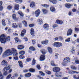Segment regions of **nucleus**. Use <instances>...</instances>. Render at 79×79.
I'll use <instances>...</instances> for the list:
<instances>
[{
    "label": "nucleus",
    "instance_id": "nucleus-1",
    "mask_svg": "<svg viewBox=\"0 0 79 79\" xmlns=\"http://www.w3.org/2000/svg\"><path fill=\"white\" fill-rule=\"evenodd\" d=\"M13 54L14 56H16L18 55V52L17 50L15 48H12L11 50L8 49L3 54L2 56L3 58L8 56L9 55H12Z\"/></svg>",
    "mask_w": 79,
    "mask_h": 79
},
{
    "label": "nucleus",
    "instance_id": "nucleus-2",
    "mask_svg": "<svg viewBox=\"0 0 79 79\" xmlns=\"http://www.w3.org/2000/svg\"><path fill=\"white\" fill-rule=\"evenodd\" d=\"M54 72H56L55 75L56 77H61V73L59 72L60 71V69L58 67H55L53 69Z\"/></svg>",
    "mask_w": 79,
    "mask_h": 79
},
{
    "label": "nucleus",
    "instance_id": "nucleus-3",
    "mask_svg": "<svg viewBox=\"0 0 79 79\" xmlns=\"http://www.w3.org/2000/svg\"><path fill=\"white\" fill-rule=\"evenodd\" d=\"M71 60H70V58L69 57H65L64 58L63 60V62L62 63V64L63 66H66L67 65V63H69Z\"/></svg>",
    "mask_w": 79,
    "mask_h": 79
},
{
    "label": "nucleus",
    "instance_id": "nucleus-4",
    "mask_svg": "<svg viewBox=\"0 0 79 79\" xmlns=\"http://www.w3.org/2000/svg\"><path fill=\"white\" fill-rule=\"evenodd\" d=\"M0 41L1 44H4L6 41V39H5V36L4 34L0 36Z\"/></svg>",
    "mask_w": 79,
    "mask_h": 79
},
{
    "label": "nucleus",
    "instance_id": "nucleus-5",
    "mask_svg": "<svg viewBox=\"0 0 79 79\" xmlns=\"http://www.w3.org/2000/svg\"><path fill=\"white\" fill-rule=\"evenodd\" d=\"M10 69V66H9L8 67H5L3 70V71H5L3 73V75L4 76H6V75H8V73H7V71H7V70H9V69Z\"/></svg>",
    "mask_w": 79,
    "mask_h": 79
},
{
    "label": "nucleus",
    "instance_id": "nucleus-6",
    "mask_svg": "<svg viewBox=\"0 0 79 79\" xmlns=\"http://www.w3.org/2000/svg\"><path fill=\"white\" fill-rule=\"evenodd\" d=\"M69 74H79V72L74 71L70 70L68 72Z\"/></svg>",
    "mask_w": 79,
    "mask_h": 79
},
{
    "label": "nucleus",
    "instance_id": "nucleus-7",
    "mask_svg": "<svg viewBox=\"0 0 79 79\" xmlns=\"http://www.w3.org/2000/svg\"><path fill=\"white\" fill-rule=\"evenodd\" d=\"M35 13L36 17H38L40 13V11L39 9H38L35 11Z\"/></svg>",
    "mask_w": 79,
    "mask_h": 79
},
{
    "label": "nucleus",
    "instance_id": "nucleus-8",
    "mask_svg": "<svg viewBox=\"0 0 79 79\" xmlns=\"http://www.w3.org/2000/svg\"><path fill=\"white\" fill-rule=\"evenodd\" d=\"M2 65H3L4 66H7L8 64V62L6 61L5 60H3L2 62Z\"/></svg>",
    "mask_w": 79,
    "mask_h": 79
},
{
    "label": "nucleus",
    "instance_id": "nucleus-9",
    "mask_svg": "<svg viewBox=\"0 0 79 79\" xmlns=\"http://www.w3.org/2000/svg\"><path fill=\"white\" fill-rule=\"evenodd\" d=\"M30 7L33 8H35V2H31L30 4Z\"/></svg>",
    "mask_w": 79,
    "mask_h": 79
},
{
    "label": "nucleus",
    "instance_id": "nucleus-10",
    "mask_svg": "<svg viewBox=\"0 0 79 79\" xmlns=\"http://www.w3.org/2000/svg\"><path fill=\"white\" fill-rule=\"evenodd\" d=\"M72 33V30H71V29H69L68 31L67 35V36H68V35H71Z\"/></svg>",
    "mask_w": 79,
    "mask_h": 79
},
{
    "label": "nucleus",
    "instance_id": "nucleus-11",
    "mask_svg": "<svg viewBox=\"0 0 79 79\" xmlns=\"http://www.w3.org/2000/svg\"><path fill=\"white\" fill-rule=\"evenodd\" d=\"M40 61H44L45 60V56L44 55H42L40 56Z\"/></svg>",
    "mask_w": 79,
    "mask_h": 79
},
{
    "label": "nucleus",
    "instance_id": "nucleus-12",
    "mask_svg": "<svg viewBox=\"0 0 79 79\" xmlns=\"http://www.w3.org/2000/svg\"><path fill=\"white\" fill-rule=\"evenodd\" d=\"M44 29L47 30L49 28V26H48V24L46 23L44 25Z\"/></svg>",
    "mask_w": 79,
    "mask_h": 79
},
{
    "label": "nucleus",
    "instance_id": "nucleus-13",
    "mask_svg": "<svg viewBox=\"0 0 79 79\" xmlns=\"http://www.w3.org/2000/svg\"><path fill=\"white\" fill-rule=\"evenodd\" d=\"M37 22L39 24H42L43 23V21L41 19H38Z\"/></svg>",
    "mask_w": 79,
    "mask_h": 79
},
{
    "label": "nucleus",
    "instance_id": "nucleus-14",
    "mask_svg": "<svg viewBox=\"0 0 79 79\" xmlns=\"http://www.w3.org/2000/svg\"><path fill=\"white\" fill-rule=\"evenodd\" d=\"M56 23L58 24H62L63 22L62 21H60L59 20L57 19L56 20Z\"/></svg>",
    "mask_w": 79,
    "mask_h": 79
},
{
    "label": "nucleus",
    "instance_id": "nucleus-15",
    "mask_svg": "<svg viewBox=\"0 0 79 79\" xmlns=\"http://www.w3.org/2000/svg\"><path fill=\"white\" fill-rule=\"evenodd\" d=\"M12 26L13 28H15V29H16L18 27V26L16 24V23H13L12 24Z\"/></svg>",
    "mask_w": 79,
    "mask_h": 79
},
{
    "label": "nucleus",
    "instance_id": "nucleus-16",
    "mask_svg": "<svg viewBox=\"0 0 79 79\" xmlns=\"http://www.w3.org/2000/svg\"><path fill=\"white\" fill-rule=\"evenodd\" d=\"M30 33L31 35H32V36H34V34L35 33H34V29L32 28L31 29Z\"/></svg>",
    "mask_w": 79,
    "mask_h": 79
},
{
    "label": "nucleus",
    "instance_id": "nucleus-17",
    "mask_svg": "<svg viewBox=\"0 0 79 79\" xmlns=\"http://www.w3.org/2000/svg\"><path fill=\"white\" fill-rule=\"evenodd\" d=\"M73 5V4H71L69 3L66 4L65 5V7L67 8H69L71 6H72Z\"/></svg>",
    "mask_w": 79,
    "mask_h": 79
},
{
    "label": "nucleus",
    "instance_id": "nucleus-18",
    "mask_svg": "<svg viewBox=\"0 0 79 79\" xmlns=\"http://www.w3.org/2000/svg\"><path fill=\"white\" fill-rule=\"evenodd\" d=\"M18 63L20 67L23 68V64L22 62L21 61H19Z\"/></svg>",
    "mask_w": 79,
    "mask_h": 79
},
{
    "label": "nucleus",
    "instance_id": "nucleus-19",
    "mask_svg": "<svg viewBox=\"0 0 79 79\" xmlns=\"http://www.w3.org/2000/svg\"><path fill=\"white\" fill-rule=\"evenodd\" d=\"M48 43V40H45V41H43L41 42L42 44L44 45L45 44V45H47Z\"/></svg>",
    "mask_w": 79,
    "mask_h": 79
},
{
    "label": "nucleus",
    "instance_id": "nucleus-20",
    "mask_svg": "<svg viewBox=\"0 0 79 79\" xmlns=\"http://www.w3.org/2000/svg\"><path fill=\"white\" fill-rule=\"evenodd\" d=\"M50 10L52 12H55V9L53 6H51L50 8Z\"/></svg>",
    "mask_w": 79,
    "mask_h": 79
},
{
    "label": "nucleus",
    "instance_id": "nucleus-21",
    "mask_svg": "<svg viewBox=\"0 0 79 79\" xmlns=\"http://www.w3.org/2000/svg\"><path fill=\"white\" fill-rule=\"evenodd\" d=\"M48 50L49 52V53H53V51L52 49L50 47L48 48Z\"/></svg>",
    "mask_w": 79,
    "mask_h": 79
},
{
    "label": "nucleus",
    "instance_id": "nucleus-22",
    "mask_svg": "<svg viewBox=\"0 0 79 79\" xmlns=\"http://www.w3.org/2000/svg\"><path fill=\"white\" fill-rule=\"evenodd\" d=\"M26 33V30H23V31H22L21 34V36L22 37H23L24 36V34Z\"/></svg>",
    "mask_w": 79,
    "mask_h": 79
},
{
    "label": "nucleus",
    "instance_id": "nucleus-23",
    "mask_svg": "<svg viewBox=\"0 0 79 79\" xmlns=\"http://www.w3.org/2000/svg\"><path fill=\"white\" fill-rule=\"evenodd\" d=\"M24 48V47L23 45H19L18 46V49L19 50H22Z\"/></svg>",
    "mask_w": 79,
    "mask_h": 79
},
{
    "label": "nucleus",
    "instance_id": "nucleus-24",
    "mask_svg": "<svg viewBox=\"0 0 79 79\" xmlns=\"http://www.w3.org/2000/svg\"><path fill=\"white\" fill-rule=\"evenodd\" d=\"M41 52L42 53L43 55H45V54H46V53H47V51L45 49H42L41 50Z\"/></svg>",
    "mask_w": 79,
    "mask_h": 79
},
{
    "label": "nucleus",
    "instance_id": "nucleus-25",
    "mask_svg": "<svg viewBox=\"0 0 79 79\" xmlns=\"http://www.w3.org/2000/svg\"><path fill=\"white\" fill-rule=\"evenodd\" d=\"M15 9L16 10H19V5L18 4H15Z\"/></svg>",
    "mask_w": 79,
    "mask_h": 79
},
{
    "label": "nucleus",
    "instance_id": "nucleus-26",
    "mask_svg": "<svg viewBox=\"0 0 79 79\" xmlns=\"http://www.w3.org/2000/svg\"><path fill=\"white\" fill-rule=\"evenodd\" d=\"M70 67L72 69H73V70H76L77 69V67L74 65H71Z\"/></svg>",
    "mask_w": 79,
    "mask_h": 79
},
{
    "label": "nucleus",
    "instance_id": "nucleus-27",
    "mask_svg": "<svg viewBox=\"0 0 79 79\" xmlns=\"http://www.w3.org/2000/svg\"><path fill=\"white\" fill-rule=\"evenodd\" d=\"M50 2H52L53 4H56L57 3V1L55 0H49Z\"/></svg>",
    "mask_w": 79,
    "mask_h": 79
},
{
    "label": "nucleus",
    "instance_id": "nucleus-28",
    "mask_svg": "<svg viewBox=\"0 0 79 79\" xmlns=\"http://www.w3.org/2000/svg\"><path fill=\"white\" fill-rule=\"evenodd\" d=\"M22 23H23L25 27H27V24L26 21L25 20L23 21H22Z\"/></svg>",
    "mask_w": 79,
    "mask_h": 79
},
{
    "label": "nucleus",
    "instance_id": "nucleus-29",
    "mask_svg": "<svg viewBox=\"0 0 79 79\" xmlns=\"http://www.w3.org/2000/svg\"><path fill=\"white\" fill-rule=\"evenodd\" d=\"M53 46L54 47H58V42L54 43L53 44Z\"/></svg>",
    "mask_w": 79,
    "mask_h": 79
},
{
    "label": "nucleus",
    "instance_id": "nucleus-30",
    "mask_svg": "<svg viewBox=\"0 0 79 79\" xmlns=\"http://www.w3.org/2000/svg\"><path fill=\"white\" fill-rule=\"evenodd\" d=\"M31 76V74L30 73L26 74L25 75V77H30Z\"/></svg>",
    "mask_w": 79,
    "mask_h": 79
},
{
    "label": "nucleus",
    "instance_id": "nucleus-31",
    "mask_svg": "<svg viewBox=\"0 0 79 79\" xmlns=\"http://www.w3.org/2000/svg\"><path fill=\"white\" fill-rule=\"evenodd\" d=\"M42 11L44 14H46L48 12V10L46 9H42Z\"/></svg>",
    "mask_w": 79,
    "mask_h": 79
},
{
    "label": "nucleus",
    "instance_id": "nucleus-32",
    "mask_svg": "<svg viewBox=\"0 0 79 79\" xmlns=\"http://www.w3.org/2000/svg\"><path fill=\"white\" fill-rule=\"evenodd\" d=\"M18 13L20 15V16H22L23 17V16H24V14H23V13H22V12H21V11H19L18 12Z\"/></svg>",
    "mask_w": 79,
    "mask_h": 79
},
{
    "label": "nucleus",
    "instance_id": "nucleus-33",
    "mask_svg": "<svg viewBox=\"0 0 79 79\" xmlns=\"http://www.w3.org/2000/svg\"><path fill=\"white\" fill-rule=\"evenodd\" d=\"M12 17L13 19H14V20H16V16L15 14H14L12 15Z\"/></svg>",
    "mask_w": 79,
    "mask_h": 79
},
{
    "label": "nucleus",
    "instance_id": "nucleus-34",
    "mask_svg": "<svg viewBox=\"0 0 79 79\" xmlns=\"http://www.w3.org/2000/svg\"><path fill=\"white\" fill-rule=\"evenodd\" d=\"M30 50H32V51H35V48L33 47H31L29 48Z\"/></svg>",
    "mask_w": 79,
    "mask_h": 79
},
{
    "label": "nucleus",
    "instance_id": "nucleus-35",
    "mask_svg": "<svg viewBox=\"0 0 79 79\" xmlns=\"http://www.w3.org/2000/svg\"><path fill=\"white\" fill-rule=\"evenodd\" d=\"M39 73L40 74H41L42 76H44L45 75V74L43 72L41 71H39Z\"/></svg>",
    "mask_w": 79,
    "mask_h": 79
},
{
    "label": "nucleus",
    "instance_id": "nucleus-36",
    "mask_svg": "<svg viewBox=\"0 0 79 79\" xmlns=\"http://www.w3.org/2000/svg\"><path fill=\"white\" fill-rule=\"evenodd\" d=\"M35 61L36 60H35V59H33L32 63V65H34L35 64Z\"/></svg>",
    "mask_w": 79,
    "mask_h": 79
},
{
    "label": "nucleus",
    "instance_id": "nucleus-37",
    "mask_svg": "<svg viewBox=\"0 0 79 79\" xmlns=\"http://www.w3.org/2000/svg\"><path fill=\"white\" fill-rule=\"evenodd\" d=\"M71 52L72 54H74L75 52V50L73 48H72L71 50Z\"/></svg>",
    "mask_w": 79,
    "mask_h": 79
},
{
    "label": "nucleus",
    "instance_id": "nucleus-38",
    "mask_svg": "<svg viewBox=\"0 0 79 79\" xmlns=\"http://www.w3.org/2000/svg\"><path fill=\"white\" fill-rule=\"evenodd\" d=\"M12 6H7V8L8 10H11L12 9Z\"/></svg>",
    "mask_w": 79,
    "mask_h": 79
},
{
    "label": "nucleus",
    "instance_id": "nucleus-39",
    "mask_svg": "<svg viewBox=\"0 0 79 79\" xmlns=\"http://www.w3.org/2000/svg\"><path fill=\"white\" fill-rule=\"evenodd\" d=\"M2 24L3 26H5V25H6V24L5 23V20L4 19L2 20Z\"/></svg>",
    "mask_w": 79,
    "mask_h": 79
},
{
    "label": "nucleus",
    "instance_id": "nucleus-40",
    "mask_svg": "<svg viewBox=\"0 0 79 79\" xmlns=\"http://www.w3.org/2000/svg\"><path fill=\"white\" fill-rule=\"evenodd\" d=\"M29 71L30 72H32V73H33V72H34L35 71V70L33 69H29Z\"/></svg>",
    "mask_w": 79,
    "mask_h": 79
},
{
    "label": "nucleus",
    "instance_id": "nucleus-41",
    "mask_svg": "<svg viewBox=\"0 0 79 79\" xmlns=\"http://www.w3.org/2000/svg\"><path fill=\"white\" fill-rule=\"evenodd\" d=\"M15 43H18L19 41V39H18V38H15Z\"/></svg>",
    "mask_w": 79,
    "mask_h": 79
},
{
    "label": "nucleus",
    "instance_id": "nucleus-42",
    "mask_svg": "<svg viewBox=\"0 0 79 79\" xmlns=\"http://www.w3.org/2000/svg\"><path fill=\"white\" fill-rule=\"evenodd\" d=\"M25 53V52L24 51H21L19 52V54H20V55H24Z\"/></svg>",
    "mask_w": 79,
    "mask_h": 79
},
{
    "label": "nucleus",
    "instance_id": "nucleus-43",
    "mask_svg": "<svg viewBox=\"0 0 79 79\" xmlns=\"http://www.w3.org/2000/svg\"><path fill=\"white\" fill-rule=\"evenodd\" d=\"M11 74H10L9 75L6 77V79H10L11 78Z\"/></svg>",
    "mask_w": 79,
    "mask_h": 79
},
{
    "label": "nucleus",
    "instance_id": "nucleus-44",
    "mask_svg": "<svg viewBox=\"0 0 79 79\" xmlns=\"http://www.w3.org/2000/svg\"><path fill=\"white\" fill-rule=\"evenodd\" d=\"M3 79V76L2 74V73L0 72V79Z\"/></svg>",
    "mask_w": 79,
    "mask_h": 79
},
{
    "label": "nucleus",
    "instance_id": "nucleus-45",
    "mask_svg": "<svg viewBox=\"0 0 79 79\" xmlns=\"http://www.w3.org/2000/svg\"><path fill=\"white\" fill-rule=\"evenodd\" d=\"M19 58L20 59H24L25 58V57L24 56L21 55L19 56Z\"/></svg>",
    "mask_w": 79,
    "mask_h": 79
},
{
    "label": "nucleus",
    "instance_id": "nucleus-46",
    "mask_svg": "<svg viewBox=\"0 0 79 79\" xmlns=\"http://www.w3.org/2000/svg\"><path fill=\"white\" fill-rule=\"evenodd\" d=\"M71 40V38H69L65 40L66 42H68L70 41V40Z\"/></svg>",
    "mask_w": 79,
    "mask_h": 79
},
{
    "label": "nucleus",
    "instance_id": "nucleus-47",
    "mask_svg": "<svg viewBox=\"0 0 79 79\" xmlns=\"http://www.w3.org/2000/svg\"><path fill=\"white\" fill-rule=\"evenodd\" d=\"M2 51H3L2 47H0V55L2 54Z\"/></svg>",
    "mask_w": 79,
    "mask_h": 79
},
{
    "label": "nucleus",
    "instance_id": "nucleus-48",
    "mask_svg": "<svg viewBox=\"0 0 79 79\" xmlns=\"http://www.w3.org/2000/svg\"><path fill=\"white\" fill-rule=\"evenodd\" d=\"M51 64L52 66H55V64L54 63V62H53V61H51Z\"/></svg>",
    "mask_w": 79,
    "mask_h": 79
},
{
    "label": "nucleus",
    "instance_id": "nucleus-49",
    "mask_svg": "<svg viewBox=\"0 0 79 79\" xmlns=\"http://www.w3.org/2000/svg\"><path fill=\"white\" fill-rule=\"evenodd\" d=\"M18 25L20 28H21L22 27V24L21 23H19L18 24Z\"/></svg>",
    "mask_w": 79,
    "mask_h": 79
},
{
    "label": "nucleus",
    "instance_id": "nucleus-50",
    "mask_svg": "<svg viewBox=\"0 0 79 79\" xmlns=\"http://www.w3.org/2000/svg\"><path fill=\"white\" fill-rule=\"evenodd\" d=\"M6 40L9 42L10 40V37L8 36L6 38Z\"/></svg>",
    "mask_w": 79,
    "mask_h": 79
},
{
    "label": "nucleus",
    "instance_id": "nucleus-51",
    "mask_svg": "<svg viewBox=\"0 0 79 79\" xmlns=\"http://www.w3.org/2000/svg\"><path fill=\"white\" fill-rule=\"evenodd\" d=\"M31 60V58H28L27 59H26L27 61L29 62V61H30Z\"/></svg>",
    "mask_w": 79,
    "mask_h": 79
},
{
    "label": "nucleus",
    "instance_id": "nucleus-52",
    "mask_svg": "<svg viewBox=\"0 0 79 79\" xmlns=\"http://www.w3.org/2000/svg\"><path fill=\"white\" fill-rule=\"evenodd\" d=\"M34 26V24H31L29 25V26L30 27H32Z\"/></svg>",
    "mask_w": 79,
    "mask_h": 79
},
{
    "label": "nucleus",
    "instance_id": "nucleus-53",
    "mask_svg": "<svg viewBox=\"0 0 79 79\" xmlns=\"http://www.w3.org/2000/svg\"><path fill=\"white\" fill-rule=\"evenodd\" d=\"M13 59L15 60H18V56H15L13 57Z\"/></svg>",
    "mask_w": 79,
    "mask_h": 79
},
{
    "label": "nucleus",
    "instance_id": "nucleus-54",
    "mask_svg": "<svg viewBox=\"0 0 79 79\" xmlns=\"http://www.w3.org/2000/svg\"><path fill=\"white\" fill-rule=\"evenodd\" d=\"M37 68L38 69H40V65L38 64L37 65Z\"/></svg>",
    "mask_w": 79,
    "mask_h": 79
},
{
    "label": "nucleus",
    "instance_id": "nucleus-55",
    "mask_svg": "<svg viewBox=\"0 0 79 79\" xmlns=\"http://www.w3.org/2000/svg\"><path fill=\"white\" fill-rule=\"evenodd\" d=\"M60 46H62V44L61 43L58 42V47H60Z\"/></svg>",
    "mask_w": 79,
    "mask_h": 79
},
{
    "label": "nucleus",
    "instance_id": "nucleus-56",
    "mask_svg": "<svg viewBox=\"0 0 79 79\" xmlns=\"http://www.w3.org/2000/svg\"><path fill=\"white\" fill-rule=\"evenodd\" d=\"M59 39L60 40H63V38L61 36H60L59 37Z\"/></svg>",
    "mask_w": 79,
    "mask_h": 79
},
{
    "label": "nucleus",
    "instance_id": "nucleus-57",
    "mask_svg": "<svg viewBox=\"0 0 79 79\" xmlns=\"http://www.w3.org/2000/svg\"><path fill=\"white\" fill-rule=\"evenodd\" d=\"M46 73L47 74H51V72L49 71H47Z\"/></svg>",
    "mask_w": 79,
    "mask_h": 79
},
{
    "label": "nucleus",
    "instance_id": "nucleus-58",
    "mask_svg": "<svg viewBox=\"0 0 79 79\" xmlns=\"http://www.w3.org/2000/svg\"><path fill=\"white\" fill-rule=\"evenodd\" d=\"M43 6H44V7H45L46 8H48V7L49 6V5H48L44 4V5H43Z\"/></svg>",
    "mask_w": 79,
    "mask_h": 79
},
{
    "label": "nucleus",
    "instance_id": "nucleus-59",
    "mask_svg": "<svg viewBox=\"0 0 79 79\" xmlns=\"http://www.w3.org/2000/svg\"><path fill=\"white\" fill-rule=\"evenodd\" d=\"M75 31H76V32H77L78 31H79V29L77 28H75Z\"/></svg>",
    "mask_w": 79,
    "mask_h": 79
},
{
    "label": "nucleus",
    "instance_id": "nucleus-60",
    "mask_svg": "<svg viewBox=\"0 0 79 79\" xmlns=\"http://www.w3.org/2000/svg\"><path fill=\"white\" fill-rule=\"evenodd\" d=\"M53 27H58V25L56 24H54L52 26Z\"/></svg>",
    "mask_w": 79,
    "mask_h": 79
},
{
    "label": "nucleus",
    "instance_id": "nucleus-61",
    "mask_svg": "<svg viewBox=\"0 0 79 79\" xmlns=\"http://www.w3.org/2000/svg\"><path fill=\"white\" fill-rule=\"evenodd\" d=\"M35 40H32V44H34L35 43Z\"/></svg>",
    "mask_w": 79,
    "mask_h": 79
},
{
    "label": "nucleus",
    "instance_id": "nucleus-62",
    "mask_svg": "<svg viewBox=\"0 0 79 79\" xmlns=\"http://www.w3.org/2000/svg\"><path fill=\"white\" fill-rule=\"evenodd\" d=\"M75 63H76V64H79V60H75Z\"/></svg>",
    "mask_w": 79,
    "mask_h": 79
},
{
    "label": "nucleus",
    "instance_id": "nucleus-63",
    "mask_svg": "<svg viewBox=\"0 0 79 79\" xmlns=\"http://www.w3.org/2000/svg\"><path fill=\"white\" fill-rule=\"evenodd\" d=\"M3 9V7L2 6H0V11H2Z\"/></svg>",
    "mask_w": 79,
    "mask_h": 79
},
{
    "label": "nucleus",
    "instance_id": "nucleus-64",
    "mask_svg": "<svg viewBox=\"0 0 79 79\" xmlns=\"http://www.w3.org/2000/svg\"><path fill=\"white\" fill-rule=\"evenodd\" d=\"M55 58L56 59V58H58V54H55Z\"/></svg>",
    "mask_w": 79,
    "mask_h": 79
}]
</instances>
